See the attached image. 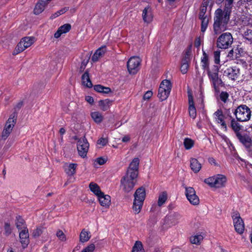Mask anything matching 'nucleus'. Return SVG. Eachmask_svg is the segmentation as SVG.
<instances>
[{"mask_svg":"<svg viewBox=\"0 0 252 252\" xmlns=\"http://www.w3.org/2000/svg\"><path fill=\"white\" fill-rule=\"evenodd\" d=\"M230 10L220 8L217 9L214 18L213 30L216 34H219L227 29V25L230 19Z\"/></svg>","mask_w":252,"mask_h":252,"instance_id":"1","label":"nucleus"},{"mask_svg":"<svg viewBox=\"0 0 252 252\" xmlns=\"http://www.w3.org/2000/svg\"><path fill=\"white\" fill-rule=\"evenodd\" d=\"M227 182L226 176L223 174H218L206 178L204 183L210 188L214 189H220L224 188Z\"/></svg>","mask_w":252,"mask_h":252,"instance_id":"2","label":"nucleus"},{"mask_svg":"<svg viewBox=\"0 0 252 252\" xmlns=\"http://www.w3.org/2000/svg\"><path fill=\"white\" fill-rule=\"evenodd\" d=\"M134 199L133 203V210L135 214H138L143 206V201L146 196L145 189L141 187L136 189L134 194Z\"/></svg>","mask_w":252,"mask_h":252,"instance_id":"3","label":"nucleus"},{"mask_svg":"<svg viewBox=\"0 0 252 252\" xmlns=\"http://www.w3.org/2000/svg\"><path fill=\"white\" fill-rule=\"evenodd\" d=\"M137 177L128 174L122 177L121 180L120 188L125 193L131 191L137 182Z\"/></svg>","mask_w":252,"mask_h":252,"instance_id":"4","label":"nucleus"},{"mask_svg":"<svg viewBox=\"0 0 252 252\" xmlns=\"http://www.w3.org/2000/svg\"><path fill=\"white\" fill-rule=\"evenodd\" d=\"M237 120L240 122H247L250 119L251 111L246 105H241L234 111Z\"/></svg>","mask_w":252,"mask_h":252,"instance_id":"5","label":"nucleus"},{"mask_svg":"<svg viewBox=\"0 0 252 252\" xmlns=\"http://www.w3.org/2000/svg\"><path fill=\"white\" fill-rule=\"evenodd\" d=\"M233 42V38L229 32H225L221 34L217 39V47L220 49H227Z\"/></svg>","mask_w":252,"mask_h":252,"instance_id":"6","label":"nucleus"},{"mask_svg":"<svg viewBox=\"0 0 252 252\" xmlns=\"http://www.w3.org/2000/svg\"><path fill=\"white\" fill-rule=\"evenodd\" d=\"M172 85L170 81L164 80L161 82L158 89V97L161 101L167 98L170 93Z\"/></svg>","mask_w":252,"mask_h":252,"instance_id":"7","label":"nucleus"},{"mask_svg":"<svg viewBox=\"0 0 252 252\" xmlns=\"http://www.w3.org/2000/svg\"><path fill=\"white\" fill-rule=\"evenodd\" d=\"M34 42V38L33 37H25L23 38L17 45L13 54H18L27 48L30 47Z\"/></svg>","mask_w":252,"mask_h":252,"instance_id":"8","label":"nucleus"},{"mask_svg":"<svg viewBox=\"0 0 252 252\" xmlns=\"http://www.w3.org/2000/svg\"><path fill=\"white\" fill-rule=\"evenodd\" d=\"M219 67L218 65H214L211 69L207 70L209 78L215 88L220 84L221 82V79L219 78Z\"/></svg>","mask_w":252,"mask_h":252,"instance_id":"9","label":"nucleus"},{"mask_svg":"<svg viewBox=\"0 0 252 252\" xmlns=\"http://www.w3.org/2000/svg\"><path fill=\"white\" fill-rule=\"evenodd\" d=\"M141 60L137 57L130 58L127 63V67L131 74H136L139 69Z\"/></svg>","mask_w":252,"mask_h":252,"instance_id":"10","label":"nucleus"},{"mask_svg":"<svg viewBox=\"0 0 252 252\" xmlns=\"http://www.w3.org/2000/svg\"><path fill=\"white\" fill-rule=\"evenodd\" d=\"M77 146L79 156L82 158L86 157L89 148V144L87 139L85 137L80 138L77 142Z\"/></svg>","mask_w":252,"mask_h":252,"instance_id":"11","label":"nucleus"},{"mask_svg":"<svg viewBox=\"0 0 252 252\" xmlns=\"http://www.w3.org/2000/svg\"><path fill=\"white\" fill-rule=\"evenodd\" d=\"M185 194L189 202L193 205H198L199 199L194 189L190 187H185Z\"/></svg>","mask_w":252,"mask_h":252,"instance_id":"12","label":"nucleus"},{"mask_svg":"<svg viewBox=\"0 0 252 252\" xmlns=\"http://www.w3.org/2000/svg\"><path fill=\"white\" fill-rule=\"evenodd\" d=\"M232 218L235 231L240 234L243 233L245 225L240 215L238 213H235L232 216Z\"/></svg>","mask_w":252,"mask_h":252,"instance_id":"13","label":"nucleus"},{"mask_svg":"<svg viewBox=\"0 0 252 252\" xmlns=\"http://www.w3.org/2000/svg\"><path fill=\"white\" fill-rule=\"evenodd\" d=\"M181 219V215L177 213H174L165 217L164 220V223L169 227L178 223Z\"/></svg>","mask_w":252,"mask_h":252,"instance_id":"14","label":"nucleus"},{"mask_svg":"<svg viewBox=\"0 0 252 252\" xmlns=\"http://www.w3.org/2000/svg\"><path fill=\"white\" fill-rule=\"evenodd\" d=\"M15 124V121L13 118L10 117L7 121L4 128L2 131L1 137L3 139H6L12 131Z\"/></svg>","mask_w":252,"mask_h":252,"instance_id":"15","label":"nucleus"},{"mask_svg":"<svg viewBox=\"0 0 252 252\" xmlns=\"http://www.w3.org/2000/svg\"><path fill=\"white\" fill-rule=\"evenodd\" d=\"M240 75V69L236 66L229 67L223 72V76L232 80L237 79Z\"/></svg>","mask_w":252,"mask_h":252,"instance_id":"16","label":"nucleus"},{"mask_svg":"<svg viewBox=\"0 0 252 252\" xmlns=\"http://www.w3.org/2000/svg\"><path fill=\"white\" fill-rule=\"evenodd\" d=\"M225 116L223 114L222 111L218 109L214 113V118L216 123L218 124H220L221 126V128L224 129L225 131H226L227 126L224 121Z\"/></svg>","mask_w":252,"mask_h":252,"instance_id":"17","label":"nucleus"},{"mask_svg":"<svg viewBox=\"0 0 252 252\" xmlns=\"http://www.w3.org/2000/svg\"><path fill=\"white\" fill-rule=\"evenodd\" d=\"M139 164V159L138 158H133L129 164L126 174H128L129 175H131L137 177Z\"/></svg>","mask_w":252,"mask_h":252,"instance_id":"18","label":"nucleus"},{"mask_svg":"<svg viewBox=\"0 0 252 252\" xmlns=\"http://www.w3.org/2000/svg\"><path fill=\"white\" fill-rule=\"evenodd\" d=\"M19 237L23 248H26L30 243L28 229L20 230V231H19Z\"/></svg>","mask_w":252,"mask_h":252,"instance_id":"19","label":"nucleus"},{"mask_svg":"<svg viewBox=\"0 0 252 252\" xmlns=\"http://www.w3.org/2000/svg\"><path fill=\"white\" fill-rule=\"evenodd\" d=\"M239 141L247 148L252 146V140L247 134H238L236 136Z\"/></svg>","mask_w":252,"mask_h":252,"instance_id":"20","label":"nucleus"},{"mask_svg":"<svg viewBox=\"0 0 252 252\" xmlns=\"http://www.w3.org/2000/svg\"><path fill=\"white\" fill-rule=\"evenodd\" d=\"M142 18L145 23H150L153 19V15L152 8L147 6L142 11Z\"/></svg>","mask_w":252,"mask_h":252,"instance_id":"21","label":"nucleus"},{"mask_svg":"<svg viewBox=\"0 0 252 252\" xmlns=\"http://www.w3.org/2000/svg\"><path fill=\"white\" fill-rule=\"evenodd\" d=\"M189 99V116L192 119H195L196 116V108L194 106L193 96L191 94L188 95Z\"/></svg>","mask_w":252,"mask_h":252,"instance_id":"22","label":"nucleus"},{"mask_svg":"<svg viewBox=\"0 0 252 252\" xmlns=\"http://www.w3.org/2000/svg\"><path fill=\"white\" fill-rule=\"evenodd\" d=\"M15 224L19 231L28 229L25 221L20 216L16 217Z\"/></svg>","mask_w":252,"mask_h":252,"instance_id":"23","label":"nucleus"},{"mask_svg":"<svg viewBox=\"0 0 252 252\" xmlns=\"http://www.w3.org/2000/svg\"><path fill=\"white\" fill-rule=\"evenodd\" d=\"M71 25L69 24H65L61 26L54 34V37L56 38H59L62 34L66 33L71 29Z\"/></svg>","mask_w":252,"mask_h":252,"instance_id":"24","label":"nucleus"},{"mask_svg":"<svg viewBox=\"0 0 252 252\" xmlns=\"http://www.w3.org/2000/svg\"><path fill=\"white\" fill-rule=\"evenodd\" d=\"M100 205L105 207H108L110 204L111 198L108 195H105L103 192L102 194L97 196Z\"/></svg>","mask_w":252,"mask_h":252,"instance_id":"25","label":"nucleus"},{"mask_svg":"<svg viewBox=\"0 0 252 252\" xmlns=\"http://www.w3.org/2000/svg\"><path fill=\"white\" fill-rule=\"evenodd\" d=\"M106 51V47L102 46L98 49L92 57V60L94 62H97L98 59L102 57Z\"/></svg>","mask_w":252,"mask_h":252,"instance_id":"26","label":"nucleus"},{"mask_svg":"<svg viewBox=\"0 0 252 252\" xmlns=\"http://www.w3.org/2000/svg\"><path fill=\"white\" fill-rule=\"evenodd\" d=\"M48 3L46 0H42L41 1L37 3L33 10L34 13L36 15L41 13L44 10L46 5Z\"/></svg>","mask_w":252,"mask_h":252,"instance_id":"27","label":"nucleus"},{"mask_svg":"<svg viewBox=\"0 0 252 252\" xmlns=\"http://www.w3.org/2000/svg\"><path fill=\"white\" fill-rule=\"evenodd\" d=\"M203 55L201 58V66L204 70H208L209 66V58L207 54L204 51L202 48Z\"/></svg>","mask_w":252,"mask_h":252,"instance_id":"28","label":"nucleus"},{"mask_svg":"<svg viewBox=\"0 0 252 252\" xmlns=\"http://www.w3.org/2000/svg\"><path fill=\"white\" fill-rule=\"evenodd\" d=\"M82 84L88 88H91L93 86V84L90 80L89 72L86 71L82 76Z\"/></svg>","mask_w":252,"mask_h":252,"instance_id":"29","label":"nucleus"},{"mask_svg":"<svg viewBox=\"0 0 252 252\" xmlns=\"http://www.w3.org/2000/svg\"><path fill=\"white\" fill-rule=\"evenodd\" d=\"M190 167L194 173L198 172L201 168V163L197 159L192 158L190 159Z\"/></svg>","mask_w":252,"mask_h":252,"instance_id":"30","label":"nucleus"},{"mask_svg":"<svg viewBox=\"0 0 252 252\" xmlns=\"http://www.w3.org/2000/svg\"><path fill=\"white\" fill-rule=\"evenodd\" d=\"M91 237L90 232L83 229L80 234L79 240L81 243H85L88 242Z\"/></svg>","mask_w":252,"mask_h":252,"instance_id":"31","label":"nucleus"},{"mask_svg":"<svg viewBox=\"0 0 252 252\" xmlns=\"http://www.w3.org/2000/svg\"><path fill=\"white\" fill-rule=\"evenodd\" d=\"M77 166L76 163H70L66 165L65 168V172L68 176H72L76 173V169Z\"/></svg>","mask_w":252,"mask_h":252,"instance_id":"32","label":"nucleus"},{"mask_svg":"<svg viewBox=\"0 0 252 252\" xmlns=\"http://www.w3.org/2000/svg\"><path fill=\"white\" fill-rule=\"evenodd\" d=\"M89 189L96 196H98L100 194H102V192L101 191L99 186L94 182L90 183L89 184Z\"/></svg>","mask_w":252,"mask_h":252,"instance_id":"33","label":"nucleus"},{"mask_svg":"<svg viewBox=\"0 0 252 252\" xmlns=\"http://www.w3.org/2000/svg\"><path fill=\"white\" fill-rule=\"evenodd\" d=\"M208 5L207 1H203L201 6L200 9V12L199 14V18H205L210 17L209 15L206 14L207 7Z\"/></svg>","mask_w":252,"mask_h":252,"instance_id":"34","label":"nucleus"},{"mask_svg":"<svg viewBox=\"0 0 252 252\" xmlns=\"http://www.w3.org/2000/svg\"><path fill=\"white\" fill-rule=\"evenodd\" d=\"M231 127L235 132L236 136L238 134L241 133L240 130L242 128V126L234 119H232L231 120Z\"/></svg>","mask_w":252,"mask_h":252,"instance_id":"35","label":"nucleus"},{"mask_svg":"<svg viewBox=\"0 0 252 252\" xmlns=\"http://www.w3.org/2000/svg\"><path fill=\"white\" fill-rule=\"evenodd\" d=\"M100 108L103 111H106L109 109L111 105V101L108 99L101 100L98 103Z\"/></svg>","mask_w":252,"mask_h":252,"instance_id":"36","label":"nucleus"},{"mask_svg":"<svg viewBox=\"0 0 252 252\" xmlns=\"http://www.w3.org/2000/svg\"><path fill=\"white\" fill-rule=\"evenodd\" d=\"M91 117L94 121L97 124L100 123L103 119V117L101 113L97 111L92 112L91 113Z\"/></svg>","mask_w":252,"mask_h":252,"instance_id":"37","label":"nucleus"},{"mask_svg":"<svg viewBox=\"0 0 252 252\" xmlns=\"http://www.w3.org/2000/svg\"><path fill=\"white\" fill-rule=\"evenodd\" d=\"M131 252H145L143 246L141 242L137 241L132 247Z\"/></svg>","mask_w":252,"mask_h":252,"instance_id":"38","label":"nucleus"},{"mask_svg":"<svg viewBox=\"0 0 252 252\" xmlns=\"http://www.w3.org/2000/svg\"><path fill=\"white\" fill-rule=\"evenodd\" d=\"M94 90L98 93H101L103 94H108L111 92L110 88L108 87H105L100 85H96L94 87Z\"/></svg>","mask_w":252,"mask_h":252,"instance_id":"39","label":"nucleus"},{"mask_svg":"<svg viewBox=\"0 0 252 252\" xmlns=\"http://www.w3.org/2000/svg\"><path fill=\"white\" fill-rule=\"evenodd\" d=\"M203 237L201 234H197L195 235L191 236L190 237V241L193 244L199 245L202 241Z\"/></svg>","mask_w":252,"mask_h":252,"instance_id":"40","label":"nucleus"},{"mask_svg":"<svg viewBox=\"0 0 252 252\" xmlns=\"http://www.w3.org/2000/svg\"><path fill=\"white\" fill-rule=\"evenodd\" d=\"M167 199V194L165 191L162 192L158 196V205L161 207L166 201Z\"/></svg>","mask_w":252,"mask_h":252,"instance_id":"41","label":"nucleus"},{"mask_svg":"<svg viewBox=\"0 0 252 252\" xmlns=\"http://www.w3.org/2000/svg\"><path fill=\"white\" fill-rule=\"evenodd\" d=\"M199 19L201 20V31L202 32H204L208 27L210 17Z\"/></svg>","mask_w":252,"mask_h":252,"instance_id":"42","label":"nucleus"},{"mask_svg":"<svg viewBox=\"0 0 252 252\" xmlns=\"http://www.w3.org/2000/svg\"><path fill=\"white\" fill-rule=\"evenodd\" d=\"M194 145V141L189 138H185L184 140V145L186 150H189Z\"/></svg>","mask_w":252,"mask_h":252,"instance_id":"43","label":"nucleus"},{"mask_svg":"<svg viewBox=\"0 0 252 252\" xmlns=\"http://www.w3.org/2000/svg\"><path fill=\"white\" fill-rule=\"evenodd\" d=\"M4 233L3 234L6 236H9L12 232V228L9 222H5L3 226Z\"/></svg>","mask_w":252,"mask_h":252,"instance_id":"44","label":"nucleus"},{"mask_svg":"<svg viewBox=\"0 0 252 252\" xmlns=\"http://www.w3.org/2000/svg\"><path fill=\"white\" fill-rule=\"evenodd\" d=\"M68 9L69 8L67 7H65L64 8H62L61 9L55 12L54 14H52L50 17L51 19H53L58 17L59 16L64 13L68 10Z\"/></svg>","mask_w":252,"mask_h":252,"instance_id":"45","label":"nucleus"},{"mask_svg":"<svg viewBox=\"0 0 252 252\" xmlns=\"http://www.w3.org/2000/svg\"><path fill=\"white\" fill-rule=\"evenodd\" d=\"M189 64L187 61H184L182 62L181 66V71L183 74H185L187 72Z\"/></svg>","mask_w":252,"mask_h":252,"instance_id":"46","label":"nucleus"},{"mask_svg":"<svg viewBox=\"0 0 252 252\" xmlns=\"http://www.w3.org/2000/svg\"><path fill=\"white\" fill-rule=\"evenodd\" d=\"M244 37L246 40L252 41V30L247 29L244 33Z\"/></svg>","mask_w":252,"mask_h":252,"instance_id":"47","label":"nucleus"},{"mask_svg":"<svg viewBox=\"0 0 252 252\" xmlns=\"http://www.w3.org/2000/svg\"><path fill=\"white\" fill-rule=\"evenodd\" d=\"M107 160V158L100 157L97 158L94 161V164H97L99 165L104 164Z\"/></svg>","mask_w":252,"mask_h":252,"instance_id":"48","label":"nucleus"},{"mask_svg":"<svg viewBox=\"0 0 252 252\" xmlns=\"http://www.w3.org/2000/svg\"><path fill=\"white\" fill-rule=\"evenodd\" d=\"M95 249V246L94 244H91L83 249L81 252H93Z\"/></svg>","mask_w":252,"mask_h":252,"instance_id":"49","label":"nucleus"},{"mask_svg":"<svg viewBox=\"0 0 252 252\" xmlns=\"http://www.w3.org/2000/svg\"><path fill=\"white\" fill-rule=\"evenodd\" d=\"M43 230L41 227H37L35 230H33L32 233V236L34 238H36L40 236V235L42 233Z\"/></svg>","mask_w":252,"mask_h":252,"instance_id":"50","label":"nucleus"},{"mask_svg":"<svg viewBox=\"0 0 252 252\" xmlns=\"http://www.w3.org/2000/svg\"><path fill=\"white\" fill-rule=\"evenodd\" d=\"M214 62L216 64H218L220 63V51H216L214 52Z\"/></svg>","mask_w":252,"mask_h":252,"instance_id":"51","label":"nucleus"},{"mask_svg":"<svg viewBox=\"0 0 252 252\" xmlns=\"http://www.w3.org/2000/svg\"><path fill=\"white\" fill-rule=\"evenodd\" d=\"M220 96L221 100L225 103L229 97V94L226 92H222L220 93Z\"/></svg>","mask_w":252,"mask_h":252,"instance_id":"52","label":"nucleus"},{"mask_svg":"<svg viewBox=\"0 0 252 252\" xmlns=\"http://www.w3.org/2000/svg\"><path fill=\"white\" fill-rule=\"evenodd\" d=\"M56 235L58 238L62 241H65L66 240L65 236L62 230L58 231Z\"/></svg>","mask_w":252,"mask_h":252,"instance_id":"53","label":"nucleus"},{"mask_svg":"<svg viewBox=\"0 0 252 252\" xmlns=\"http://www.w3.org/2000/svg\"><path fill=\"white\" fill-rule=\"evenodd\" d=\"M236 51L237 52L236 53V58H239L241 56H243L245 54V51L241 47H237Z\"/></svg>","mask_w":252,"mask_h":252,"instance_id":"54","label":"nucleus"},{"mask_svg":"<svg viewBox=\"0 0 252 252\" xmlns=\"http://www.w3.org/2000/svg\"><path fill=\"white\" fill-rule=\"evenodd\" d=\"M108 142V139L107 138H101L97 140V143L102 146H105Z\"/></svg>","mask_w":252,"mask_h":252,"instance_id":"55","label":"nucleus"},{"mask_svg":"<svg viewBox=\"0 0 252 252\" xmlns=\"http://www.w3.org/2000/svg\"><path fill=\"white\" fill-rule=\"evenodd\" d=\"M238 4L239 5L252 4V0H239Z\"/></svg>","mask_w":252,"mask_h":252,"instance_id":"56","label":"nucleus"},{"mask_svg":"<svg viewBox=\"0 0 252 252\" xmlns=\"http://www.w3.org/2000/svg\"><path fill=\"white\" fill-rule=\"evenodd\" d=\"M233 0H225V7L224 9H229L231 11Z\"/></svg>","mask_w":252,"mask_h":252,"instance_id":"57","label":"nucleus"},{"mask_svg":"<svg viewBox=\"0 0 252 252\" xmlns=\"http://www.w3.org/2000/svg\"><path fill=\"white\" fill-rule=\"evenodd\" d=\"M153 95V92L151 91H148L144 95L143 99L144 100H148Z\"/></svg>","mask_w":252,"mask_h":252,"instance_id":"58","label":"nucleus"},{"mask_svg":"<svg viewBox=\"0 0 252 252\" xmlns=\"http://www.w3.org/2000/svg\"><path fill=\"white\" fill-rule=\"evenodd\" d=\"M201 42L200 38L198 37L196 38L194 42V46L197 48H199L201 45Z\"/></svg>","mask_w":252,"mask_h":252,"instance_id":"59","label":"nucleus"},{"mask_svg":"<svg viewBox=\"0 0 252 252\" xmlns=\"http://www.w3.org/2000/svg\"><path fill=\"white\" fill-rule=\"evenodd\" d=\"M85 100L90 104H93L94 102V98L91 96H86L85 97Z\"/></svg>","mask_w":252,"mask_h":252,"instance_id":"60","label":"nucleus"},{"mask_svg":"<svg viewBox=\"0 0 252 252\" xmlns=\"http://www.w3.org/2000/svg\"><path fill=\"white\" fill-rule=\"evenodd\" d=\"M130 140V138L128 136H125L122 139V141L124 142H126L129 141Z\"/></svg>","mask_w":252,"mask_h":252,"instance_id":"61","label":"nucleus"},{"mask_svg":"<svg viewBox=\"0 0 252 252\" xmlns=\"http://www.w3.org/2000/svg\"><path fill=\"white\" fill-rule=\"evenodd\" d=\"M59 132L61 135H63L65 132V130L63 128H60Z\"/></svg>","mask_w":252,"mask_h":252,"instance_id":"62","label":"nucleus"},{"mask_svg":"<svg viewBox=\"0 0 252 252\" xmlns=\"http://www.w3.org/2000/svg\"><path fill=\"white\" fill-rule=\"evenodd\" d=\"M233 50H231L229 53H228V57H230V58H231V57H233Z\"/></svg>","mask_w":252,"mask_h":252,"instance_id":"63","label":"nucleus"},{"mask_svg":"<svg viewBox=\"0 0 252 252\" xmlns=\"http://www.w3.org/2000/svg\"><path fill=\"white\" fill-rule=\"evenodd\" d=\"M87 63V62H85L84 61H83L82 63V65L81 66V69H84V68L85 67V66H86Z\"/></svg>","mask_w":252,"mask_h":252,"instance_id":"64","label":"nucleus"}]
</instances>
